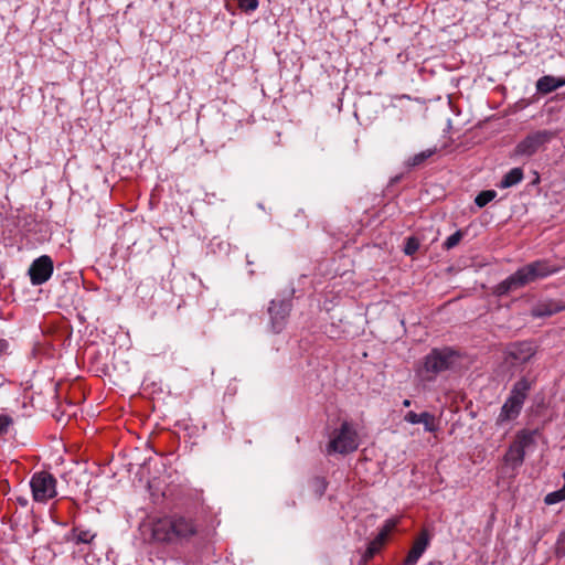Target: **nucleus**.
I'll use <instances>...</instances> for the list:
<instances>
[{
	"mask_svg": "<svg viewBox=\"0 0 565 565\" xmlns=\"http://www.w3.org/2000/svg\"><path fill=\"white\" fill-rule=\"evenodd\" d=\"M563 477H564L563 488L557 491H553L545 497L544 502L547 505L555 504V503H558V502L565 500V472L563 473Z\"/></svg>",
	"mask_w": 565,
	"mask_h": 565,
	"instance_id": "18",
	"label": "nucleus"
},
{
	"mask_svg": "<svg viewBox=\"0 0 565 565\" xmlns=\"http://www.w3.org/2000/svg\"><path fill=\"white\" fill-rule=\"evenodd\" d=\"M196 527L183 516L159 519L152 524V537L159 542H174L193 536Z\"/></svg>",
	"mask_w": 565,
	"mask_h": 565,
	"instance_id": "2",
	"label": "nucleus"
},
{
	"mask_svg": "<svg viewBox=\"0 0 565 565\" xmlns=\"http://www.w3.org/2000/svg\"><path fill=\"white\" fill-rule=\"evenodd\" d=\"M313 486H315V490H316V493L318 497H321L327 489V482L323 478H319V477L315 478Z\"/></svg>",
	"mask_w": 565,
	"mask_h": 565,
	"instance_id": "26",
	"label": "nucleus"
},
{
	"mask_svg": "<svg viewBox=\"0 0 565 565\" xmlns=\"http://www.w3.org/2000/svg\"><path fill=\"white\" fill-rule=\"evenodd\" d=\"M30 486L33 499L38 502H46L56 495V480L47 471H40L32 476Z\"/></svg>",
	"mask_w": 565,
	"mask_h": 565,
	"instance_id": "5",
	"label": "nucleus"
},
{
	"mask_svg": "<svg viewBox=\"0 0 565 565\" xmlns=\"http://www.w3.org/2000/svg\"><path fill=\"white\" fill-rule=\"evenodd\" d=\"M384 544L383 541H379L377 537H375L367 546L364 555H363V561L364 562H367L369 559H371L381 548V546Z\"/></svg>",
	"mask_w": 565,
	"mask_h": 565,
	"instance_id": "20",
	"label": "nucleus"
},
{
	"mask_svg": "<svg viewBox=\"0 0 565 565\" xmlns=\"http://www.w3.org/2000/svg\"><path fill=\"white\" fill-rule=\"evenodd\" d=\"M12 423L13 419L9 415H0V436L7 433Z\"/></svg>",
	"mask_w": 565,
	"mask_h": 565,
	"instance_id": "27",
	"label": "nucleus"
},
{
	"mask_svg": "<svg viewBox=\"0 0 565 565\" xmlns=\"http://www.w3.org/2000/svg\"><path fill=\"white\" fill-rule=\"evenodd\" d=\"M4 347H7V343L4 341H0V348L2 349Z\"/></svg>",
	"mask_w": 565,
	"mask_h": 565,
	"instance_id": "31",
	"label": "nucleus"
},
{
	"mask_svg": "<svg viewBox=\"0 0 565 565\" xmlns=\"http://www.w3.org/2000/svg\"><path fill=\"white\" fill-rule=\"evenodd\" d=\"M529 390L530 383L525 379H521L514 384L510 396L519 397L524 403Z\"/></svg>",
	"mask_w": 565,
	"mask_h": 565,
	"instance_id": "17",
	"label": "nucleus"
},
{
	"mask_svg": "<svg viewBox=\"0 0 565 565\" xmlns=\"http://www.w3.org/2000/svg\"><path fill=\"white\" fill-rule=\"evenodd\" d=\"M459 355L450 348L434 349L425 358L423 371L429 374L426 379L431 380L435 375L454 367Z\"/></svg>",
	"mask_w": 565,
	"mask_h": 565,
	"instance_id": "3",
	"label": "nucleus"
},
{
	"mask_svg": "<svg viewBox=\"0 0 565 565\" xmlns=\"http://www.w3.org/2000/svg\"><path fill=\"white\" fill-rule=\"evenodd\" d=\"M555 554L558 557H565V530L559 534L557 539Z\"/></svg>",
	"mask_w": 565,
	"mask_h": 565,
	"instance_id": "25",
	"label": "nucleus"
},
{
	"mask_svg": "<svg viewBox=\"0 0 565 565\" xmlns=\"http://www.w3.org/2000/svg\"><path fill=\"white\" fill-rule=\"evenodd\" d=\"M95 535L89 534L88 531H79L75 535L76 543H89Z\"/></svg>",
	"mask_w": 565,
	"mask_h": 565,
	"instance_id": "29",
	"label": "nucleus"
},
{
	"mask_svg": "<svg viewBox=\"0 0 565 565\" xmlns=\"http://www.w3.org/2000/svg\"><path fill=\"white\" fill-rule=\"evenodd\" d=\"M497 195V192L493 191V190H486V191H482L480 192L476 199H475V203L479 206V207H483L486 206L489 202H491Z\"/></svg>",
	"mask_w": 565,
	"mask_h": 565,
	"instance_id": "19",
	"label": "nucleus"
},
{
	"mask_svg": "<svg viewBox=\"0 0 565 565\" xmlns=\"http://www.w3.org/2000/svg\"><path fill=\"white\" fill-rule=\"evenodd\" d=\"M238 6L241 9L245 11H253L257 8L258 1L257 0H237Z\"/></svg>",
	"mask_w": 565,
	"mask_h": 565,
	"instance_id": "28",
	"label": "nucleus"
},
{
	"mask_svg": "<svg viewBox=\"0 0 565 565\" xmlns=\"http://www.w3.org/2000/svg\"><path fill=\"white\" fill-rule=\"evenodd\" d=\"M534 444V433L522 430L504 455V461L513 468L520 467L525 457V449Z\"/></svg>",
	"mask_w": 565,
	"mask_h": 565,
	"instance_id": "7",
	"label": "nucleus"
},
{
	"mask_svg": "<svg viewBox=\"0 0 565 565\" xmlns=\"http://www.w3.org/2000/svg\"><path fill=\"white\" fill-rule=\"evenodd\" d=\"M555 271L556 269L551 268L548 264L544 260L531 263L520 268L513 275L509 276L507 279L501 281L495 287L494 294L498 296L507 295L510 291L524 287L525 285L536 280L537 278H543Z\"/></svg>",
	"mask_w": 565,
	"mask_h": 565,
	"instance_id": "1",
	"label": "nucleus"
},
{
	"mask_svg": "<svg viewBox=\"0 0 565 565\" xmlns=\"http://www.w3.org/2000/svg\"><path fill=\"white\" fill-rule=\"evenodd\" d=\"M523 179V171L521 168H513L510 170L502 179L501 186L502 188H510L519 182H521Z\"/></svg>",
	"mask_w": 565,
	"mask_h": 565,
	"instance_id": "16",
	"label": "nucleus"
},
{
	"mask_svg": "<svg viewBox=\"0 0 565 565\" xmlns=\"http://www.w3.org/2000/svg\"><path fill=\"white\" fill-rule=\"evenodd\" d=\"M359 447L358 434L348 422H343L338 435L328 445V452L349 454Z\"/></svg>",
	"mask_w": 565,
	"mask_h": 565,
	"instance_id": "6",
	"label": "nucleus"
},
{
	"mask_svg": "<svg viewBox=\"0 0 565 565\" xmlns=\"http://www.w3.org/2000/svg\"><path fill=\"white\" fill-rule=\"evenodd\" d=\"M435 153V150H426L420 153L415 154L413 158L409 159L408 166L409 167H416L423 163L427 158L433 156Z\"/></svg>",
	"mask_w": 565,
	"mask_h": 565,
	"instance_id": "21",
	"label": "nucleus"
},
{
	"mask_svg": "<svg viewBox=\"0 0 565 565\" xmlns=\"http://www.w3.org/2000/svg\"><path fill=\"white\" fill-rule=\"evenodd\" d=\"M563 85H565V79L546 75L537 81L536 89L542 94H548Z\"/></svg>",
	"mask_w": 565,
	"mask_h": 565,
	"instance_id": "14",
	"label": "nucleus"
},
{
	"mask_svg": "<svg viewBox=\"0 0 565 565\" xmlns=\"http://www.w3.org/2000/svg\"><path fill=\"white\" fill-rule=\"evenodd\" d=\"M396 526V521L387 520L380 533L376 535L379 541L385 542L390 532Z\"/></svg>",
	"mask_w": 565,
	"mask_h": 565,
	"instance_id": "22",
	"label": "nucleus"
},
{
	"mask_svg": "<svg viewBox=\"0 0 565 565\" xmlns=\"http://www.w3.org/2000/svg\"><path fill=\"white\" fill-rule=\"evenodd\" d=\"M419 248V242L415 237H408L404 247V253L406 255H413Z\"/></svg>",
	"mask_w": 565,
	"mask_h": 565,
	"instance_id": "24",
	"label": "nucleus"
},
{
	"mask_svg": "<svg viewBox=\"0 0 565 565\" xmlns=\"http://www.w3.org/2000/svg\"><path fill=\"white\" fill-rule=\"evenodd\" d=\"M556 134L551 130H537L529 134L523 138L513 149L510 157H532L544 145L550 142Z\"/></svg>",
	"mask_w": 565,
	"mask_h": 565,
	"instance_id": "4",
	"label": "nucleus"
},
{
	"mask_svg": "<svg viewBox=\"0 0 565 565\" xmlns=\"http://www.w3.org/2000/svg\"><path fill=\"white\" fill-rule=\"evenodd\" d=\"M523 405V402L519 397L510 396L501 408V413L498 417V423H503L515 418Z\"/></svg>",
	"mask_w": 565,
	"mask_h": 565,
	"instance_id": "12",
	"label": "nucleus"
},
{
	"mask_svg": "<svg viewBox=\"0 0 565 565\" xmlns=\"http://www.w3.org/2000/svg\"><path fill=\"white\" fill-rule=\"evenodd\" d=\"M429 542L427 531H423L417 540L414 542L408 555L404 562V565H415L422 554L425 552Z\"/></svg>",
	"mask_w": 565,
	"mask_h": 565,
	"instance_id": "11",
	"label": "nucleus"
},
{
	"mask_svg": "<svg viewBox=\"0 0 565 565\" xmlns=\"http://www.w3.org/2000/svg\"><path fill=\"white\" fill-rule=\"evenodd\" d=\"M534 354L535 350L529 342L513 344L508 351V355L513 361V364L526 363Z\"/></svg>",
	"mask_w": 565,
	"mask_h": 565,
	"instance_id": "10",
	"label": "nucleus"
},
{
	"mask_svg": "<svg viewBox=\"0 0 565 565\" xmlns=\"http://www.w3.org/2000/svg\"><path fill=\"white\" fill-rule=\"evenodd\" d=\"M564 307L558 306L556 302L546 301L540 302L532 309L533 317H550L554 313L562 311Z\"/></svg>",
	"mask_w": 565,
	"mask_h": 565,
	"instance_id": "15",
	"label": "nucleus"
},
{
	"mask_svg": "<svg viewBox=\"0 0 565 565\" xmlns=\"http://www.w3.org/2000/svg\"><path fill=\"white\" fill-rule=\"evenodd\" d=\"M53 273V260L50 256L43 255L36 258L29 268L30 279L33 285H41L49 280Z\"/></svg>",
	"mask_w": 565,
	"mask_h": 565,
	"instance_id": "9",
	"label": "nucleus"
},
{
	"mask_svg": "<svg viewBox=\"0 0 565 565\" xmlns=\"http://www.w3.org/2000/svg\"><path fill=\"white\" fill-rule=\"evenodd\" d=\"M403 405H404V406H406V407H408V406L411 405V401H409V399H405V401L403 402Z\"/></svg>",
	"mask_w": 565,
	"mask_h": 565,
	"instance_id": "30",
	"label": "nucleus"
},
{
	"mask_svg": "<svg viewBox=\"0 0 565 565\" xmlns=\"http://www.w3.org/2000/svg\"><path fill=\"white\" fill-rule=\"evenodd\" d=\"M405 420L411 424H423L427 431H436L437 427L435 424V416L428 412L416 414L415 412H408L405 415Z\"/></svg>",
	"mask_w": 565,
	"mask_h": 565,
	"instance_id": "13",
	"label": "nucleus"
},
{
	"mask_svg": "<svg viewBox=\"0 0 565 565\" xmlns=\"http://www.w3.org/2000/svg\"><path fill=\"white\" fill-rule=\"evenodd\" d=\"M290 308V302L286 300H273L270 302L268 313L270 317V326L275 333L280 332L285 328Z\"/></svg>",
	"mask_w": 565,
	"mask_h": 565,
	"instance_id": "8",
	"label": "nucleus"
},
{
	"mask_svg": "<svg viewBox=\"0 0 565 565\" xmlns=\"http://www.w3.org/2000/svg\"><path fill=\"white\" fill-rule=\"evenodd\" d=\"M461 238H462V232L457 231L456 233H454L446 239V242L444 243V247L446 249H451L459 244Z\"/></svg>",
	"mask_w": 565,
	"mask_h": 565,
	"instance_id": "23",
	"label": "nucleus"
}]
</instances>
